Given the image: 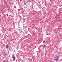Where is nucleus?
<instances>
[{"instance_id":"f257e3e1","label":"nucleus","mask_w":62,"mask_h":62,"mask_svg":"<svg viewBox=\"0 0 62 62\" xmlns=\"http://www.w3.org/2000/svg\"><path fill=\"white\" fill-rule=\"evenodd\" d=\"M57 59L55 60H56V61H57L59 59V56H57Z\"/></svg>"},{"instance_id":"f03ea898","label":"nucleus","mask_w":62,"mask_h":62,"mask_svg":"<svg viewBox=\"0 0 62 62\" xmlns=\"http://www.w3.org/2000/svg\"><path fill=\"white\" fill-rule=\"evenodd\" d=\"M15 55H13V60L14 61L15 60Z\"/></svg>"},{"instance_id":"7ed1b4c3","label":"nucleus","mask_w":62,"mask_h":62,"mask_svg":"<svg viewBox=\"0 0 62 62\" xmlns=\"http://www.w3.org/2000/svg\"><path fill=\"white\" fill-rule=\"evenodd\" d=\"M8 45H6V48L8 49Z\"/></svg>"},{"instance_id":"20e7f679","label":"nucleus","mask_w":62,"mask_h":62,"mask_svg":"<svg viewBox=\"0 0 62 62\" xmlns=\"http://www.w3.org/2000/svg\"><path fill=\"white\" fill-rule=\"evenodd\" d=\"M45 46H46V45H44V46H43V48H45Z\"/></svg>"},{"instance_id":"39448f33","label":"nucleus","mask_w":62,"mask_h":62,"mask_svg":"<svg viewBox=\"0 0 62 62\" xmlns=\"http://www.w3.org/2000/svg\"><path fill=\"white\" fill-rule=\"evenodd\" d=\"M45 41H43V43H45Z\"/></svg>"}]
</instances>
